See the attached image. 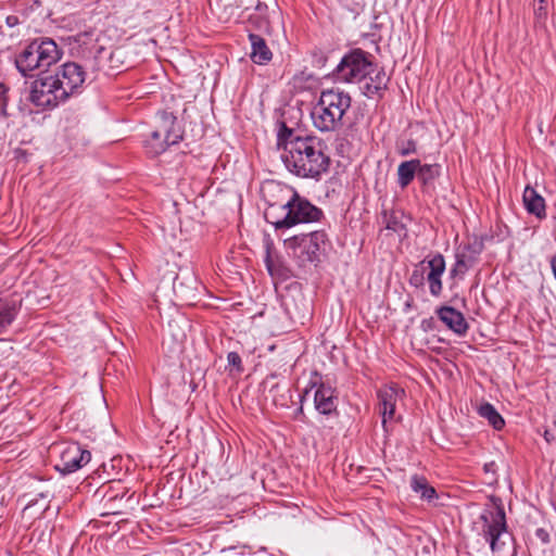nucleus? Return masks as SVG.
Segmentation results:
<instances>
[{"mask_svg":"<svg viewBox=\"0 0 556 556\" xmlns=\"http://www.w3.org/2000/svg\"><path fill=\"white\" fill-rule=\"evenodd\" d=\"M279 140L285 142L282 162L288 170L301 178L318 179L328 172L330 157L325 153L324 141L316 136H294L283 125Z\"/></svg>","mask_w":556,"mask_h":556,"instance_id":"obj_1","label":"nucleus"},{"mask_svg":"<svg viewBox=\"0 0 556 556\" xmlns=\"http://www.w3.org/2000/svg\"><path fill=\"white\" fill-rule=\"evenodd\" d=\"M274 188L279 192L280 199L274 200L264 193V199L267 203L264 217L276 229L290 228L302 223L318 222L323 217V211L319 207L313 205L296 192H293L286 199L283 194L289 193L288 191L279 186Z\"/></svg>","mask_w":556,"mask_h":556,"instance_id":"obj_2","label":"nucleus"},{"mask_svg":"<svg viewBox=\"0 0 556 556\" xmlns=\"http://www.w3.org/2000/svg\"><path fill=\"white\" fill-rule=\"evenodd\" d=\"M352 103L351 96L340 89H325L313 106V125L321 132H334L344 126V116Z\"/></svg>","mask_w":556,"mask_h":556,"instance_id":"obj_3","label":"nucleus"},{"mask_svg":"<svg viewBox=\"0 0 556 556\" xmlns=\"http://www.w3.org/2000/svg\"><path fill=\"white\" fill-rule=\"evenodd\" d=\"M62 56V51L51 38H39L33 40L15 58V65L18 72L30 75L36 70H47L55 64Z\"/></svg>","mask_w":556,"mask_h":556,"instance_id":"obj_4","label":"nucleus"},{"mask_svg":"<svg viewBox=\"0 0 556 556\" xmlns=\"http://www.w3.org/2000/svg\"><path fill=\"white\" fill-rule=\"evenodd\" d=\"M482 533L493 554L496 556H513L514 538L507 531L506 515L502 505L496 506L495 511L482 514Z\"/></svg>","mask_w":556,"mask_h":556,"instance_id":"obj_5","label":"nucleus"},{"mask_svg":"<svg viewBox=\"0 0 556 556\" xmlns=\"http://www.w3.org/2000/svg\"><path fill=\"white\" fill-rule=\"evenodd\" d=\"M182 139V129L177 117L167 111H161L156 115L155 129L144 141L147 152L156 156L166 151L170 146L177 144Z\"/></svg>","mask_w":556,"mask_h":556,"instance_id":"obj_6","label":"nucleus"},{"mask_svg":"<svg viewBox=\"0 0 556 556\" xmlns=\"http://www.w3.org/2000/svg\"><path fill=\"white\" fill-rule=\"evenodd\" d=\"M375 71L376 64L371 61V54L356 48L341 59L333 71V75L337 80L354 84L362 83L363 78Z\"/></svg>","mask_w":556,"mask_h":556,"instance_id":"obj_7","label":"nucleus"},{"mask_svg":"<svg viewBox=\"0 0 556 556\" xmlns=\"http://www.w3.org/2000/svg\"><path fill=\"white\" fill-rule=\"evenodd\" d=\"M28 99L41 110H52L67 101L65 91L59 85V78L52 75L33 81Z\"/></svg>","mask_w":556,"mask_h":556,"instance_id":"obj_8","label":"nucleus"},{"mask_svg":"<svg viewBox=\"0 0 556 556\" xmlns=\"http://www.w3.org/2000/svg\"><path fill=\"white\" fill-rule=\"evenodd\" d=\"M325 238V232L313 231L286 239L285 244L302 263H313L318 260L319 242H324Z\"/></svg>","mask_w":556,"mask_h":556,"instance_id":"obj_9","label":"nucleus"},{"mask_svg":"<svg viewBox=\"0 0 556 556\" xmlns=\"http://www.w3.org/2000/svg\"><path fill=\"white\" fill-rule=\"evenodd\" d=\"M52 76L59 78V85L65 91L66 99L68 100L71 97L81 92L87 74L78 63L66 62Z\"/></svg>","mask_w":556,"mask_h":556,"instance_id":"obj_10","label":"nucleus"},{"mask_svg":"<svg viewBox=\"0 0 556 556\" xmlns=\"http://www.w3.org/2000/svg\"><path fill=\"white\" fill-rule=\"evenodd\" d=\"M91 459V453L76 442L65 445L60 451V460L55 464V469L63 475L77 471Z\"/></svg>","mask_w":556,"mask_h":556,"instance_id":"obj_11","label":"nucleus"},{"mask_svg":"<svg viewBox=\"0 0 556 556\" xmlns=\"http://www.w3.org/2000/svg\"><path fill=\"white\" fill-rule=\"evenodd\" d=\"M312 387L316 388L314 393L315 409L321 415H338V395L334 388L324 381H314Z\"/></svg>","mask_w":556,"mask_h":556,"instance_id":"obj_12","label":"nucleus"},{"mask_svg":"<svg viewBox=\"0 0 556 556\" xmlns=\"http://www.w3.org/2000/svg\"><path fill=\"white\" fill-rule=\"evenodd\" d=\"M389 80L390 78L387 76L384 70L376 65V71L366 78H363V85L359 88L362 93L367 98H382Z\"/></svg>","mask_w":556,"mask_h":556,"instance_id":"obj_13","label":"nucleus"},{"mask_svg":"<svg viewBox=\"0 0 556 556\" xmlns=\"http://www.w3.org/2000/svg\"><path fill=\"white\" fill-rule=\"evenodd\" d=\"M439 319L453 332L465 336L469 328L464 315L452 306H441L437 309Z\"/></svg>","mask_w":556,"mask_h":556,"instance_id":"obj_14","label":"nucleus"},{"mask_svg":"<svg viewBox=\"0 0 556 556\" xmlns=\"http://www.w3.org/2000/svg\"><path fill=\"white\" fill-rule=\"evenodd\" d=\"M401 394H404V390L396 386L387 387L378 391L379 413L382 416L383 426H386L388 419L393 418L396 401Z\"/></svg>","mask_w":556,"mask_h":556,"instance_id":"obj_15","label":"nucleus"},{"mask_svg":"<svg viewBox=\"0 0 556 556\" xmlns=\"http://www.w3.org/2000/svg\"><path fill=\"white\" fill-rule=\"evenodd\" d=\"M522 201L525 208L529 214L534 215L539 219H544L546 217L545 200L534 188L530 186L525 188Z\"/></svg>","mask_w":556,"mask_h":556,"instance_id":"obj_16","label":"nucleus"},{"mask_svg":"<svg viewBox=\"0 0 556 556\" xmlns=\"http://www.w3.org/2000/svg\"><path fill=\"white\" fill-rule=\"evenodd\" d=\"M249 39L251 42V59L256 64H265L273 58V53L266 45L263 37L256 34H250Z\"/></svg>","mask_w":556,"mask_h":556,"instance_id":"obj_17","label":"nucleus"},{"mask_svg":"<svg viewBox=\"0 0 556 556\" xmlns=\"http://www.w3.org/2000/svg\"><path fill=\"white\" fill-rule=\"evenodd\" d=\"M17 314L18 307L14 301L0 299V336L8 331Z\"/></svg>","mask_w":556,"mask_h":556,"instance_id":"obj_18","label":"nucleus"},{"mask_svg":"<svg viewBox=\"0 0 556 556\" xmlns=\"http://www.w3.org/2000/svg\"><path fill=\"white\" fill-rule=\"evenodd\" d=\"M455 264L450 269V277L452 279L463 278L465 274L476 264L475 255H469L467 251L459 249L455 255Z\"/></svg>","mask_w":556,"mask_h":556,"instance_id":"obj_19","label":"nucleus"},{"mask_svg":"<svg viewBox=\"0 0 556 556\" xmlns=\"http://www.w3.org/2000/svg\"><path fill=\"white\" fill-rule=\"evenodd\" d=\"M419 160L414 159L402 162L397 167V184L402 189H405L417 177Z\"/></svg>","mask_w":556,"mask_h":556,"instance_id":"obj_20","label":"nucleus"},{"mask_svg":"<svg viewBox=\"0 0 556 556\" xmlns=\"http://www.w3.org/2000/svg\"><path fill=\"white\" fill-rule=\"evenodd\" d=\"M417 178L420 181L422 188L428 190L433 188L434 180L441 174V165L440 164H421L419 161Z\"/></svg>","mask_w":556,"mask_h":556,"instance_id":"obj_21","label":"nucleus"},{"mask_svg":"<svg viewBox=\"0 0 556 556\" xmlns=\"http://www.w3.org/2000/svg\"><path fill=\"white\" fill-rule=\"evenodd\" d=\"M410 488L415 493L420 495V498L431 502L437 497L435 489L429 484L424 476L414 475L410 478Z\"/></svg>","mask_w":556,"mask_h":556,"instance_id":"obj_22","label":"nucleus"},{"mask_svg":"<svg viewBox=\"0 0 556 556\" xmlns=\"http://www.w3.org/2000/svg\"><path fill=\"white\" fill-rule=\"evenodd\" d=\"M403 212L401 211H383L381 214V223L388 230L400 235L406 229L403 223Z\"/></svg>","mask_w":556,"mask_h":556,"instance_id":"obj_23","label":"nucleus"},{"mask_svg":"<svg viewBox=\"0 0 556 556\" xmlns=\"http://www.w3.org/2000/svg\"><path fill=\"white\" fill-rule=\"evenodd\" d=\"M478 414L486 419L489 424L495 430H502L505 426L504 418L500 415V413L495 409V407L490 403H483L478 408Z\"/></svg>","mask_w":556,"mask_h":556,"instance_id":"obj_24","label":"nucleus"},{"mask_svg":"<svg viewBox=\"0 0 556 556\" xmlns=\"http://www.w3.org/2000/svg\"><path fill=\"white\" fill-rule=\"evenodd\" d=\"M420 264L424 265L426 273L428 271L430 274H438L443 276L445 271V260L441 253L425 257Z\"/></svg>","mask_w":556,"mask_h":556,"instance_id":"obj_25","label":"nucleus"},{"mask_svg":"<svg viewBox=\"0 0 556 556\" xmlns=\"http://www.w3.org/2000/svg\"><path fill=\"white\" fill-rule=\"evenodd\" d=\"M266 269L273 278L285 280L290 276L289 268L285 265L279 255H275V261L268 264V267Z\"/></svg>","mask_w":556,"mask_h":556,"instance_id":"obj_26","label":"nucleus"},{"mask_svg":"<svg viewBox=\"0 0 556 556\" xmlns=\"http://www.w3.org/2000/svg\"><path fill=\"white\" fill-rule=\"evenodd\" d=\"M408 282L412 287L419 289L425 287L426 271L424 265L420 262L414 266L412 274L408 278Z\"/></svg>","mask_w":556,"mask_h":556,"instance_id":"obj_27","label":"nucleus"},{"mask_svg":"<svg viewBox=\"0 0 556 556\" xmlns=\"http://www.w3.org/2000/svg\"><path fill=\"white\" fill-rule=\"evenodd\" d=\"M426 281L429 285L430 294L435 298L440 296L443 290L442 276L427 271Z\"/></svg>","mask_w":556,"mask_h":556,"instance_id":"obj_28","label":"nucleus"},{"mask_svg":"<svg viewBox=\"0 0 556 556\" xmlns=\"http://www.w3.org/2000/svg\"><path fill=\"white\" fill-rule=\"evenodd\" d=\"M397 152L402 156H407L417 152V143L414 139L401 140L396 144Z\"/></svg>","mask_w":556,"mask_h":556,"instance_id":"obj_29","label":"nucleus"},{"mask_svg":"<svg viewBox=\"0 0 556 556\" xmlns=\"http://www.w3.org/2000/svg\"><path fill=\"white\" fill-rule=\"evenodd\" d=\"M264 245H265V257H264V262H265V266L266 268L268 267V264L273 263L275 261V255H278L276 250H275V247H274V242L273 240L269 238V236H267L265 239H264Z\"/></svg>","mask_w":556,"mask_h":556,"instance_id":"obj_30","label":"nucleus"},{"mask_svg":"<svg viewBox=\"0 0 556 556\" xmlns=\"http://www.w3.org/2000/svg\"><path fill=\"white\" fill-rule=\"evenodd\" d=\"M227 361H228V365L230 367L235 368L237 372L243 371L242 361L238 353H236V352L228 353Z\"/></svg>","mask_w":556,"mask_h":556,"instance_id":"obj_31","label":"nucleus"},{"mask_svg":"<svg viewBox=\"0 0 556 556\" xmlns=\"http://www.w3.org/2000/svg\"><path fill=\"white\" fill-rule=\"evenodd\" d=\"M483 244L482 242L475 241L473 243H468L462 248V251H467L469 255H475V261H478L479 254L482 252Z\"/></svg>","mask_w":556,"mask_h":556,"instance_id":"obj_32","label":"nucleus"},{"mask_svg":"<svg viewBox=\"0 0 556 556\" xmlns=\"http://www.w3.org/2000/svg\"><path fill=\"white\" fill-rule=\"evenodd\" d=\"M534 15L538 21H544L547 16V1L543 3L534 2Z\"/></svg>","mask_w":556,"mask_h":556,"instance_id":"obj_33","label":"nucleus"},{"mask_svg":"<svg viewBox=\"0 0 556 556\" xmlns=\"http://www.w3.org/2000/svg\"><path fill=\"white\" fill-rule=\"evenodd\" d=\"M100 492L103 493L102 498L108 503L113 502L119 497V493L114 492V490H111V488H109L108 490L102 488L101 490L98 491V493H100ZM123 496H124V493H122L121 498H123Z\"/></svg>","mask_w":556,"mask_h":556,"instance_id":"obj_34","label":"nucleus"},{"mask_svg":"<svg viewBox=\"0 0 556 556\" xmlns=\"http://www.w3.org/2000/svg\"><path fill=\"white\" fill-rule=\"evenodd\" d=\"M535 535L539 540H541L542 543L546 544L549 542V534L548 532L543 529V528H539L536 529L535 531Z\"/></svg>","mask_w":556,"mask_h":556,"instance_id":"obj_35","label":"nucleus"},{"mask_svg":"<svg viewBox=\"0 0 556 556\" xmlns=\"http://www.w3.org/2000/svg\"><path fill=\"white\" fill-rule=\"evenodd\" d=\"M551 267H552V271L554 274V277L556 279V254L551 260Z\"/></svg>","mask_w":556,"mask_h":556,"instance_id":"obj_36","label":"nucleus"},{"mask_svg":"<svg viewBox=\"0 0 556 556\" xmlns=\"http://www.w3.org/2000/svg\"><path fill=\"white\" fill-rule=\"evenodd\" d=\"M544 439L546 440L547 443H551L554 439V435L551 433V431L548 430H545L544 431Z\"/></svg>","mask_w":556,"mask_h":556,"instance_id":"obj_37","label":"nucleus"},{"mask_svg":"<svg viewBox=\"0 0 556 556\" xmlns=\"http://www.w3.org/2000/svg\"><path fill=\"white\" fill-rule=\"evenodd\" d=\"M7 23L9 26H14L17 23V17L16 16H8Z\"/></svg>","mask_w":556,"mask_h":556,"instance_id":"obj_38","label":"nucleus"},{"mask_svg":"<svg viewBox=\"0 0 556 556\" xmlns=\"http://www.w3.org/2000/svg\"><path fill=\"white\" fill-rule=\"evenodd\" d=\"M216 445L218 446V448L220 451V457H223L225 454V447L218 438L216 439Z\"/></svg>","mask_w":556,"mask_h":556,"instance_id":"obj_39","label":"nucleus"},{"mask_svg":"<svg viewBox=\"0 0 556 556\" xmlns=\"http://www.w3.org/2000/svg\"><path fill=\"white\" fill-rule=\"evenodd\" d=\"M37 502H38V498H35V500L30 501V502L26 505L25 509L30 508V507H31V506H34Z\"/></svg>","mask_w":556,"mask_h":556,"instance_id":"obj_40","label":"nucleus"},{"mask_svg":"<svg viewBox=\"0 0 556 556\" xmlns=\"http://www.w3.org/2000/svg\"><path fill=\"white\" fill-rule=\"evenodd\" d=\"M38 497H40V498H48L49 497V493L48 492L39 493Z\"/></svg>","mask_w":556,"mask_h":556,"instance_id":"obj_41","label":"nucleus"},{"mask_svg":"<svg viewBox=\"0 0 556 556\" xmlns=\"http://www.w3.org/2000/svg\"><path fill=\"white\" fill-rule=\"evenodd\" d=\"M210 299H211V300L213 299V300H215V301H220V299H219V298L213 296V294H212V293H211V295H210Z\"/></svg>","mask_w":556,"mask_h":556,"instance_id":"obj_42","label":"nucleus"},{"mask_svg":"<svg viewBox=\"0 0 556 556\" xmlns=\"http://www.w3.org/2000/svg\"><path fill=\"white\" fill-rule=\"evenodd\" d=\"M492 465H493V464H490V465H489V464H486V465L484 466V469H485L486 471H488V470H490V466H492Z\"/></svg>","mask_w":556,"mask_h":556,"instance_id":"obj_43","label":"nucleus"},{"mask_svg":"<svg viewBox=\"0 0 556 556\" xmlns=\"http://www.w3.org/2000/svg\"><path fill=\"white\" fill-rule=\"evenodd\" d=\"M0 89H2V93H4L7 91V89L4 88L3 85H0Z\"/></svg>","mask_w":556,"mask_h":556,"instance_id":"obj_44","label":"nucleus"},{"mask_svg":"<svg viewBox=\"0 0 556 556\" xmlns=\"http://www.w3.org/2000/svg\"><path fill=\"white\" fill-rule=\"evenodd\" d=\"M547 0H534V2L536 3H543V2H546Z\"/></svg>","mask_w":556,"mask_h":556,"instance_id":"obj_45","label":"nucleus"},{"mask_svg":"<svg viewBox=\"0 0 556 556\" xmlns=\"http://www.w3.org/2000/svg\"><path fill=\"white\" fill-rule=\"evenodd\" d=\"M210 307H211V309H212V308H215V307L217 308L218 306H217V305H215V304H213V303L211 302Z\"/></svg>","mask_w":556,"mask_h":556,"instance_id":"obj_46","label":"nucleus"},{"mask_svg":"<svg viewBox=\"0 0 556 556\" xmlns=\"http://www.w3.org/2000/svg\"><path fill=\"white\" fill-rule=\"evenodd\" d=\"M228 475V470H226L225 475L220 476V480H224L225 476Z\"/></svg>","mask_w":556,"mask_h":556,"instance_id":"obj_47","label":"nucleus"}]
</instances>
